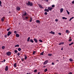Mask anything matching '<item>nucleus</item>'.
Masks as SVG:
<instances>
[{
	"mask_svg": "<svg viewBox=\"0 0 74 74\" xmlns=\"http://www.w3.org/2000/svg\"><path fill=\"white\" fill-rule=\"evenodd\" d=\"M36 53V51H33V53H32V54H33V55H34V54H35V53Z\"/></svg>",
	"mask_w": 74,
	"mask_h": 74,
	"instance_id": "4c0bfd02",
	"label": "nucleus"
},
{
	"mask_svg": "<svg viewBox=\"0 0 74 74\" xmlns=\"http://www.w3.org/2000/svg\"><path fill=\"white\" fill-rule=\"evenodd\" d=\"M56 62H59V60H56Z\"/></svg>",
	"mask_w": 74,
	"mask_h": 74,
	"instance_id": "052dcab7",
	"label": "nucleus"
},
{
	"mask_svg": "<svg viewBox=\"0 0 74 74\" xmlns=\"http://www.w3.org/2000/svg\"><path fill=\"white\" fill-rule=\"evenodd\" d=\"M34 40L36 43H37V42H38V40H37V39L36 38H34Z\"/></svg>",
	"mask_w": 74,
	"mask_h": 74,
	"instance_id": "9d476101",
	"label": "nucleus"
},
{
	"mask_svg": "<svg viewBox=\"0 0 74 74\" xmlns=\"http://www.w3.org/2000/svg\"><path fill=\"white\" fill-rule=\"evenodd\" d=\"M30 37H29L27 39V40L28 42H29V41L30 40Z\"/></svg>",
	"mask_w": 74,
	"mask_h": 74,
	"instance_id": "f3484780",
	"label": "nucleus"
},
{
	"mask_svg": "<svg viewBox=\"0 0 74 74\" xmlns=\"http://www.w3.org/2000/svg\"><path fill=\"white\" fill-rule=\"evenodd\" d=\"M71 45H71V43L69 44V45L70 46H71Z\"/></svg>",
	"mask_w": 74,
	"mask_h": 74,
	"instance_id": "bf43d9fd",
	"label": "nucleus"
},
{
	"mask_svg": "<svg viewBox=\"0 0 74 74\" xmlns=\"http://www.w3.org/2000/svg\"><path fill=\"white\" fill-rule=\"evenodd\" d=\"M16 37H19V34H16Z\"/></svg>",
	"mask_w": 74,
	"mask_h": 74,
	"instance_id": "a211bd4d",
	"label": "nucleus"
},
{
	"mask_svg": "<svg viewBox=\"0 0 74 74\" xmlns=\"http://www.w3.org/2000/svg\"><path fill=\"white\" fill-rule=\"evenodd\" d=\"M66 33H70V31L68 30H66Z\"/></svg>",
	"mask_w": 74,
	"mask_h": 74,
	"instance_id": "dca6fc26",
	"label": "nucleus"
},
{
	"mask_svg": "<svg viewBox=\"0 0 74 74\" xmlns=\"http://www.w3.org/2000/svg\"><path fill=\"white\" fill-rule=\"evenodd\" d=\"M27 15H29L28 14L25 12L23 14V15L22 16V17L23 18V19H24V17L25 16H26Z\"/></svg>",
	"mask_w": 74,
	"mask_h": 74,
	"instance_id": "f257e3e1",
	"label": "nucleus"
},
{
	"mask_svg": "<svg viewBox=\"0 0 74 74\" xmlns=\"http://www.w3.org/2000/svg\"><path fill=\"white\" fill-rule=\"evenodd\" d=\"M72 4H74V0L72 2Z\"/></svg>",
	"mask_w": 74,
	"mask_h": 74,
	"instance_id": "603ef678",
	"label": "nucleus"
},
{
	"mask_svg": "<svg viewBox=\"0 0 74 74\" xmlns=\"http://www.w3.org/2000/svg\"><path fill=\"white\" fill-rule=\"evenodd\" d=\"M18 51H21V48H18Z\"/></svg>",
	"mask_w": 74,
	"mask_h": 74,
	"instance_id": "473e14b6",
	"label": "nucleus"
},
{
	"mask_svg": "<svg viewBox=\"0 0 74 74\" xmlns=\"http://www.w3.org/2000/svg\"><path fill=\"white\" fill-rule=\"evenodd\" d=\"M19 47V45H17L15 46V47Z\"/></svg>",
	"mask_w": 74,
	"mask_h": 74,
	"instance_id": "c756f323",
	"label": "nucleus"
},
{
	"mask_svg": "<svg viewBox=\"0 0 74 74\" xmlns=\"http://www.w3.org/2000/svg\"><path fill=\"white\" fill-rule=\"evenodd\" d=\"M69 41H72V39H69Z\"/></svg>",
	"mask_w": 74,
	"mask_h": 74,
	"instance_id": "de8ad7c7",
	"label": "nucleus"
},
{
	"mask_svg": "<svg viewBox=\"0 0 74 74\" xmlns=\"http://www.w3.org/2000/svg\"><path fill=\"white\" fill-rule=\"evenodd\" d=\"M23 19H23V21H24V20H25V19L26 20V19H25V17H24V18H23Z\"/></svg>",
	"mask_w": 74,
	"mask_h": 74,
	"instance_id": "13d9d810",
	"label": "nucleus"
},
{
	"mask_svg": "<svg viewBox=\"0 0 74 74\" xmlns=\"http://www.w3.org/2000/svg\"><path fill=\"white\" fill-rule=\"evenodd\" d=\"M47 63H48V61L46 60L43 63V64H47Z\"/></svg>",
	"mask_w": 74,
	"mask_h": 74,
	"instance_id": "423d86ee",
	"label": "nucleus"
},
{
	"mask_svg": "<svg viewBox=\"0 0 74 74\" xmlns=\"http://www.w3.org/2000/svg\"><path fill=\"white\" fill-rule=\"evenodd\" d=\"M47 14H48V13L47 12H45V14L47 15Z\"/></svg>",
	"mask_w": 74,
	"mask_h": 74,
	"instance_id": "c03bdc74",
	"label": "nucleus"
},
{
	"mask_svg": "<svg viewBox=\"0 0 74 74\" xmlns=\"http://www.w3.org/2000/svg\"><path fill=\"white\" fill-rule=\"evenodd\" d=\"M55 21H56V22H58V20L57 19H56L55 20Z\"/></svg>",
	"mask_w": 74,
	"mask_h": 74,
	"instance_id": "09e8293b",
	"label": "nucleus"
},
{
	"mask_svg": "<svg viewBox=\"0 0 74 74\" xmlns=\"http://www.w3.org/2000/svg\"><path fill=\"white\" fill-rule=\"evenodd\" d=\"M5 48V46H3L2 47V49H4Z\"/></svg>",
	"mask_w": 74,
	"mask_h": 74,
	"instance_id": "e433bc0d",
	"label": "nucleus"
},
{
	"mask_svg": "<svg viewBox=\"0 0 74 74\" xmlns=\"http://www.w3.org/2000/svg\"><path fill=\"white\" fill-rule=\"evenodd\" d=\"M14 67H16V63H15L14 65Z\"/></svg>",
	"mask_w": 74,
	"mask_h": 74,
	"instance_id": "5701e85b",
	"label": "nucleus"
},
{
	"mask_svg": "<svg viewBox=\"0 0 74 74\" xmlns=\"http://www.w3.org/2000/svg\"><path fill=\"white\" fill-rule=\"evenodd\" d=\"M5 19V17H3L1 19V21H2V22H3L4 20Z\"/></svg>",
	"mask_w": 74,
	"mask_h": 74,
	"instance_id": "1a4fd4ad",
	"label": "nucleus"
},
{
	"mask_svg": "<svg viewBox=\"0 0 74 74\" xmlns=\"http://www.w3.org/2000/svg\"><path fill=\"white\" fill-rule=\"evenodd\" d=\"M69 38L70 39H71V37H69Z\"/></svg>",
	"mask_w": 74,
	"mask_h": 74,
	"instance_id": "e2e57ef3",
	"label": "nucleus"
},
{
	"mask_svg": "<svg viewBox=\"0 0 74 74\" xmlns=\"http://www.w3.org/2000/svg\"><path fill=\"white\" fill-rule=\"evenodd\" d=\"M29 41L31 42H32V43H33V42H34V41H33V39H31Z\"/></svg>",
	"mask_w": 74,
	"mask_h": 74,
	"instance_id": "9b49d317",
	"label": "nucleus"
},
{
	"mask_svg": "<svg viewBox=\"0 0 74 74\" xmlns=\"http://www.w3.org/2000/svg\"><path fill=\"white\" fill-rule=\"evenodd\" d=\"M46 67V66H43L44 67Z\"/></svg>",
	"mask_w": 74,
	"mask_h": 74,
	"instance_id": "0e129e2a",
	"label": "nucleus"
},
{
	"mask_svg": "<svg viewBox=\"0 0 74 74\" xmlns=\"http://www.w3.org/2000/svg\"><path fill=\"white\" fill-rule=\"evenodd\" d=\"M39 41L40 42H42V40L40 39L39 40Z\"/></svg>",
	"mask_w": 74,
	"mask_h": 74,
	"instance_id": "72a5a7b5",
	"label": "nucleus"
},
{
	"mask_svg": "<svg viewBox=\"0 0 74 74\" xmlns=\"http://www.w3.org/2000/svg\"><path fill=\"white\" fill-rule=\"evenodd\" d=\"M6 54L8 56H10L11 54V52L10 51L6 53Z\"/></svg>",
	"mask_w": 74,
	"mask_h": 74,
	"instance_id": "7ed1b4c3",
	"label": "nucleus"
},
{
	"mask_svg": "<svg viewBox=\"0 0 74 74\" xmlns=\"http://www.w3.org/2000/svg\"><path fill=\"white\" fill-rule=\"evenodd\" d=\"M45 12H49V11L48 9H45Z\"/></svg>",
	"mask_w": 74,
	"mask_h": 74,
	"instance_id": "2eb2a0df",
	"label": "nucleus"
},
{
	"mask_svg": "<svg viewBox=\"0 0 74 74\" xmlns=\"http://www.w3.org/2000/svg\"><path fill=\"white\" fill-rule=\"evenodd\" d=\"M32 18H31L30 20L29 21L30 22H32Z\"/></svg>",
	"mask_w": 74,
	"mask_h": 74,
	"instance_id": "2f4dec72",
	"label": "nucleus"
},
{
	"mask_svg": "<svg viewBox=\"0 0 74 74\" xmlns=\"http://www.w3.org/2000/svg\"><path fill=\"white\" fill-rule=\"evenodd\" d=\"M1 62H4L3 61H1Z\"/></svg>",
	"mask_w": 74,
	"mask_h": 74,
	"instance_id": "774afa93",
	"label": "nucleus"
},
{
	"mask_svg": "<svg viewBox=\"0 0 74 74\" xmlns=\"http://www.w3.org/2000/svg\"><path fill=\"white\" fill-rule=\"evenodd\" d=\"M0 6H1V7H2V6L1 5V1L0 0Z\"/></svg>",
	"mask_w": 74,
	"mask_h": 74,
	"instance_id": "c9c22d12",
	"label": "nucleus"
},
{
	"mask_svg": "<svg viewBox=\"0 0 74 74\" xmlns=\"http://www.w3.org/2000/svg\"><path fill=\"white\" fill-rule=\"evenodd\" d=\"M66 12L68 15L70 14V12H68L67 10H66Z\"/></svg>",
	"mask_w": 74,
	"mask_h": 74,
	"instance_id": "a878e982",
	"label": "nucleus"
},
{
	"mask_svg": "<svg viewBox=\"0 0 74 74\" xmlns=\"http://www.w3.org/2000/svg\"><path fill=\"white\" fill-rule=\"evenodd\" d=\"M34 73H37V69L35 70L34 71Z\"/></svg>",
	"mask_w": 74,
	"mask_h": 74,
	"instance_id": "7c9ffc66",
	"label": "nucleus"
},
{
	"mask_svg": "<svg viewBox=\"0 0 74 74\" xmlns=\"http://www.w3.org/2000/svg\"><path fill=\"white\" fill-rule=\"evenodd\" d=\"M16 10H17L18 11H19L21 10V8L19 7H17L16 8Z\"/></svg>",
	"mask_w": 74,
	"mask_h": 74,
	"instance_id": "6e6552de",
	"label": "nucleus"
},
{
	"mask_svg": "<svg viewBox=\"0 0 74 74\" xmlns=\"http://www.w3.org/2000/svg\"><path fill=\"white\" fill-rule=\"evenodd\" d=\"M71 45H73V44H74V42H72L71 43Z\"/></svg>",
	"mask_w": 74,
	"mask_h": 74,
	"instance_id": "864d4df0",
	"label": "nucleus"
},
{
	"mask_svg": "<svg viewBox=\"0 0 74 74\" xmlns=\"http://www.w3.org/2000/svg\"><path fill=\"white\" fill-rule=\"evenodd\" d=\"M73 18H74V17H73L72 18H70V19H69V21H71L72 19H73Z\"/></svg>",
	"mask_w": 74,
	"mask_h": 74,
	"instance_id": "b1692460",
	"label": "nucleus"
},
{
	"mask_svg": "<svg viewBox=\"0 0 74 74\" xmlns=\"http://www.w3.org/2000/svg\"><path fill=\"white\" fill-rule=\"evenodd\" d=\"M47 71L48 70L47 69H45L44 71L45 72H47Z\"/></svg>",
	"mask_w": 74,
	"mask_h": 74,
	"instance_id": "f704fd0d",
	"label": "nucleus"
},
{
	"mask_svg": "<svg viewBox=\"0 0 74 74\" xmlns=\"http://www.w3.org/2000/svg\"><path fill=\"white\" fill-rule=\"evenodd\" d=\"M60 11L61 13L62 12H63V8L61 9Z\"/></svg>",
	"mask_w": 74,
	"mask_h": 74,
	"instance_id": "4be33fe9",
	"label": "nucleus"
},
{
	"mask_svg": "<svg viewBox=\"0 0 74 74\" xmlns=\"http://www.w3.org/2000/svg\"><path fill=\"white\" fill-rule=\"evenodd\" d=\"M8 66H6L5 68V71H8Z\"/></svg>",
	"mask_w": 74,
	"mask_h": 74,
	"instance_id": "20e7f679",
	"label": "nucleus"
},
{
	"mask_svg": "<svg viewBox=\"0 0 74 74\" xmlns=\"http://www.w3.org/2000/svg\"><path fill=\"white\" fill-rule=\"evenodd\" d=\"M48 10H49V11H51L52 10V9H53L52 8V7H48L47 8Z\"/></svg>",
	"mask_w": 74,
	"mask_h": 74,
	"instance_id": "0eeeda50",
	"label": "nucleus"
},
{
	"mask_svg": "<svg viewBox=\"0 0 74 74\" xmlns=\"http://www.w3.org/2000/svg\"><path fill=\"white\" fill-rule=\"evenodd\" d=\"M36 22H37V23H40V21H39V20H37L36 21Z\"/></svg>",
	"mask_w": 74,
	"mask_h": 74,
	"instance_id": "412c9836",
	"label": "nucleus"
},
{
	"mask_svg": "<svg viewBox=\"0 0 74 74\" xmlns=\"http://www.w3.org/2000/svg\"><path fill=\"white\" fill-rule=\"evenodd\" d=\"M44 51H43L42 52L40 53V55H44Z\"/></svg>",
	"mask_w": 74,
	"mask_h": 74,
	"instance_id": "6ab92c4d",
	"label": "nucleus"
},
{
	"mask_svg": "<svg viewBox=\"0 0 74 74\" xmlns=\"http://www.w3.org/2000/svg\"><path fill=\"white\" fill-rule=\"evenodd\" d=\"M27 74H29V73H27Z\"/></svg>",
	"mask_w": 74,
	"mask_h": 74,
	"instance_id": "69168bd1",
	"label": "nucleus"
},
{
	"mask_svg": "<svg viewBox=\"0 0 74 74\" xmlns=\"http://www.w3.org/2000/svg\"><path fill=\"white\" fill-rule=\"evenodd\" d=\"M38 5H39V7H40V8H42V6L40 4H38Z\"/></svg>",
	"mask_w": 74,
	"mask_h": 74,
	"instance_id": "cd10ccee",
	"label": "nucleus"
},
{
	"mask_svg": "<svg viewBox=\"0 0 74 74\" xmlns=\"http://www.w3.org/2000/svg\"><path fill=\"white\" fill-rule=\"evenodd\" d=\"M20 55V53H18L17 54V55H18V56H19Z\"/></svg>",
	"mask_w": 74,
	"mask_h": 74,
	"instance_id": "8fccbe9b",
	"label": "nucleus"
},
{
	"mask_svg": "<svg viewBox=\"0 0 74 74\" xmlns=\"http://www.w3.org/2000/svg\"><path fill=\"white\" fill-rule=\"evenodd\" d=\"M72 74V72H70V73H69V74Z\"/></svg>",
	"mask_w": 74,
	"mask_h": 74,
	"instance_id": "6e6d98bb",
	"label": "nucleus"
},
{
	"mask_svg": "<svg viewBox=\"0 0 74 74\" xmlns=\"http://www.w3.org/2000/svg\"><path fill=\"white\" fill-rule=\"evenodd\" d=\"M52 54L51 53H49L48 54V56H52Z\"/></svg>",
	"mask_w": 74,
	"mask_h": 74,
	"instance_id": "393cba45",
	"label": "nucleus"
},
{
	"mask_svg": "<svg viewBox=\"0 0 74 74\" xmlns=\"http://www.w3.org/2000/svg\"><path fill=\"white\" fill-rule=\"evenodd\" d=\"M40 74V72H38V74Z\"/></svg>",
	"mask_w": 74,
	"mask_h": 74,
	"instance_id": "680f3d73",
	"label": "nucleus"
},
{
	"mask_svg": "<svg viewBox=\"0 0 74 74\" xmlns=\"http://www.w3.org/2000/svg\"><path fill=\"white\" fill-rule=\"evenodd\" d=\"M62 44H64V42H61L58 44V45H62Z\"/></svg>",
	"mask_w": 74,
	"mask_h": 74,
	"instance_id": "4468645a",
	"label": "nucleus"
},
{
	"mask_svg": "<svg viewBox=\"0 0 74 74\" xmlns=\"http://www.w3.org/2000/svg\"><path fill=\"white\" fill-rule=\"evenodd\" d=\"M12 34V32L10 31L8 32V33L7 34V35L8 36H9L10 34Z\"/></svg>",
	"mask_w": 74,
	"mask_h": 74,
	"instance_id": "39448f33",
	"label": "nucleus"
},
{
	"mask_svg": "<svg viewBox=\"0 0 74 74\" xmlns=\"http://www.w3.org/2000/svg\"><path fill=\"white\" fill-rule=\"evenodd\" d=\"M5 38H7V35H5Z\"/></svg>",
	"mask_w": 74,
	"mask_h": 74,
	"instance_id": "49530a36",
	"label": "nucleus"
},
{
	"mask_svg": "<svg viewBox=\"0 0 74 74\" xmlns=\"http://www.w3.org/2000/svg\"><path fill=\"white\" fill-rule=\"evenodd\" d=\"M61 50H62V51L63 50V49H61Z\"/></svg>",
	"mask_w": 74,
	"mask_h": 74,
	"instance_id": "338daca9",
	"label": "nucleus"
},
{
	"mask_svg": "<svg viewBox=\"0 0 74 74\" xmlns=\"http://www.w3.org/2000/svg\"><path fill=\"white\" fill-rule=\"evenodd\" d=\"M58 34H59V35H60V36L61 35V34H61V33H59Z\"/></svg>",
	"mask_w": 74,
	"mask_h": 74,
	"instance_id": "5fc2aeb1",
	"label": "nucleus"
},
{
	"mask_svg": "<svg viewBox=\"0 0 74 74\" xmlns=\"http://www.w3.org/2000/svg\"><path fill=\"white\" fill-rule=\"evenodd\" d=\"M45 1H46L48 2V1H49V0H45Z\"/></svg>",
	"mask_w": 74,
	"mask_h": 74,
	"instance_id": "3c124183",
	"label": "nucleus"
},
{
	"mask_svg": "<svg viewBox=\"0 0 74 74\" xmlns=\"http://www.w3.org/2000/svg\"><path fill=\"white\" fill-rule=\"evenodd\" d=\"M62 18L63 19H67V18H65V17H63Z\"/></svg>",
	"mask_w": 74,
	"mask_h": 74,
	"instance_id": "bb28decb",
	"label": "nucleus"
},
{
	"mask_svg": "<svg viewBox=\"0 0 74 74\" xmlns=\"http://www.w3.org/2000/svg\"><path fill=\"white\" fill-rule=\"evenodd\" d=\"M69 60L70 61V62H73V60L71 58H70L69 59Z\"/></svg>",
	"mask_w": 74,
	"mask_h": 74,
	"instance_id": "c85d7f7f",
	"label": "nucleus"
},
{
	"mask_svg": "<svg viewBox=\"0 0 74 74\" xmlns=\"http://www.w3.org/2000/svg\"><path fill=\"white\" fill-rule=\"evenodd\" d=\"M15 53H17L18 52V51L16 50H15L14 51Z\"/></svg>",
	"mask_w": 74,
	"mask_h": 74,
	"instance_id": "ea45409f",
	"label": "nucleus"
},
{
	"mask_svg": "<svg viewBox=\"0 0 74 74\" xmlns=\"http://www.w3.org/2000/svg\"><path fill=\"white\" fill-rule=\"evenodd\" d=\"M14 33L15 34H16V33H17V32H16V31H14Z\"/></svg>",
	"mask_w": 74,
	"mask_h": 74,
	"instance_id": "a19ab883",
	"label": "nucleus"
},
{
	"mask_svg": "<svg viewBox=\"0 0 74 74\" xmlns=\"http://www.w3.org/2000/svg\"><path fill=\"white\" fill-rule=\"evenodd\" d=\"M3 62H5V60H3Z\"/></svg>",
	"mask_w": 74,
	"mask_h": 74,
	"instance_id": "4d7b16f0",
	"label": "nucleus"
},
{
	"mask_svg": "<svg viewBox=\"0 0 74 74\" xmlns=\"http://www.w3.org/2000/svg\"><path fill=\"white\" fill-rule=\"evenodd\" d=\"M51 64H52V65H54L55 63H54V62H52Z\"/></svg>",
	"mask_w": 74,
	"mask_h": 74,
	"instance_id": "37998d69",
	"label": "nucleus"
},
{
	"mask_svg": "<svg viewBox=\"0 0 74 74\" xmlns=\"http://www.w3.org/2000/svg\"><path fill=\"white\" fill-rule=\"evenodd\" d=\"M24 18H25V20H26V19H27L29 18V16H25Z\"/></svg>",
	"mask_w": 74,
	"mask_h": 74,
	"instance_id": "ddd939ff",
	"label": "nucleus"
},
{
	"mask_svg": "<svg viewBox=\"0 0 74 74\" xmlns=\"http://www.w3.org/2000/svg\"><path fill=\"white\" fill-rule=\"evenodd\" d=\"M10 28H8L7 29V31H10Z\"/></svg>",
	"mask_w": 74,
	"mask_h": 74,
	"instance_id": "79ce46f5",
	"label": "nucleus"
},
{
	"mask_svg": "<svg viewBox=\"0 0 74 74\" xmlns=\"http://www.w3.org/2000/svg\"><path fill=\"white\" fill-rule=\"evenodd\" d=\"M21 61H22V62H23V61H24V58H22Z\"/></svg>",
	"mask_w": 74,
	"mask_h": 74,
	"instance_id": "a18cd8bd",
	"label": "nucleus"
},
{
	"mask_svg": "<svg viewBox=\"0 0 74 74\" xmlns=\"http://www.w3.org/2000/svg\"><path fill=\"white\" fill-rule=\"evenodd\" d=\"M27 5H30V6H32V5H33V4L32 2H30V1H28V3H27Z\"/></svg>",
	"mask_w": 74,
	"mask_h": 74,
	"instance_id": "f03ea898",
	"label": "nucleus"
},
{
	"mask_svg": "<svg viewBox=\"0 0 74 74\" xmlns=\"http://www.w3.org/2000/svg\"><path fill=\"white\" fill-rule=\"evenodd\" d=\"M25 60H26V59H27V56H26L25 55Z\"/></svg>",
	"mask_w": 74,
	"mask_h": 74,
	"instance_id": "aec40b11",
	"label": "nucleus"
},
{
	"mask_svg": "<svg viewBox=\"0 0 74 74\" xmlns=\"http://www.w3.org/2000/svg\"><path fill=\"white\" fill-rule=\"evenodd\" d=\"M55 7V5H52V8H53V7Z\"/></svg>",
	"mask_w": 74,
	"mask_h": 74,
	"instance_id": "58836bf2",
	"label": "nucleus"
},
{
	"mask_svg": "<svg viewBox=\"0 0 74 74\" xmlns=\"http://www.w3.org/2000/svg\"><path fill=\"white\" fill-rule=\"evenodd\" d=\"M51 32H50L49 33H51V34H55V32H53V31H51Z\"/></svg>",
	"mask_w": 74,
	"mask_h": 74,
	"instance_id": "f8f14e48",
	"label": "nucleus"
}]
</instances>
